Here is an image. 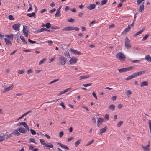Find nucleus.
Masks as SVG:
<instances>
[{
  "instance_id": "e433bc0d",
  "label": "nucleus",
  "mask_w": 151,
  "mask_h": 151,
  "mask_svg": "<svg viewBox=\"0 0 151 151\" xmlns=\"http://www.w3.org/2000/svg\"><path fill=\"white\" fill-rule=\"evenodd\" d=\"M149 34H147L142 39V41H144L145 40L147 37H149Z\"/></svg>"
},
{
  "instance_id": "412c9836",
  "label": "nucleus",
  "mask_w": 151,
  "mask_h": 151,
  "mask_svg": "<svg viewBox=\"0 0 151 151\" xmlns=\"http://www.w3.org/2000/svg\"><path fill=\"white\" fill-rule=\"evenodd\" d=\"M96 5L95 4H90V5L88 6L87 8L88 9L90 10H91L95 8Z\"/></svg>"
},
{
  "instance_id": "7ed1b4c3",
  "label": "nucleus",
  "mask_w": 151,
  "mask_h": 151,
  "mask_svg": "<svg viewBox=\"0 0 151 151\" xmlns=\"http://www.w3.org/2000/svg\"><path fill=\"white\" fill-rule=\"evenodd\" d=\"M124 42L125 46L126 49H129L131 47L130 40L127 37L125 38Z\"/></svg>"
},
{
  "instance_id": "0eeeda50",
  "label": "nucleus",
  "mask_w": 151,
  "mask_h": 151,
  "mask_svg": "<svg viewBox=\"0 0 151 151\" xmlns=\"http://www.w3.org/2000/svg\"><path fill=\"white\" fill-rule=\"evenodd\" d=\"M14 87L13 84L11 85L9 87L5 88L3 91V93L12 90Z\"/></svg>"
},
{
  "instance_id": "58836bf2",
  "label": "nucleus",
  "mask_w": 151,
  "mask_h": 151,
  "mask_svg": "<svg viewBox=\"0 0 151 151\" xmlns=\"http://www.w3.org/2000/svg\"><path fill=\"white\" fill-rule=\"evenodd\" d=\"M28 140L29 142H33L35 143H36L35 139L34 138H30Z\"/></svg>"
},
{
  "instance_id": "338daca9",
  "label": "nucleus",
  "mask_w": 151,
  "mask_h": 151,
  "mask_svg": "<svg viewBox=\"0 0 151 151\" xmlns=\"http://www.w3.org/2000/svg\"><path fill=\"white\" fill-rule=\"evenodd\" d=\"M74 139V138L73 137H70L69 138H68V139H67V142H69L70 141H71L72 140H73Z\"/></svg>"
},
{
  "instance_id": "79ce46f5",
  "label": "nucleus",
  "mask_w": 151,
  "mask_h": 151,
  "mask_svg": "<svg viewBox=\"0 0 151 151\" xmlns=\"http://www.w3.org/2000/svg\"><path fill=\"white\" fill-rule=\"evenodd\" d=\"M30 131L32 134L35 135L36 134V132L34 130H33L32 129H30Z\"/></svg>"
},
{
  "instance_id": "13d9d810",
  "label": "nucleus",
  "mask_w": 151,
  "mask_h": 151,
  "mask_svg": "<svg viewBox=\"0 0 151 151\" xmlns=\"http://www.w3.org/2000/svg\"><path fill=\"white\" fill-rule=\"evenodd\" d=\"M60 105L64 109H65V106L64 105L63 102H61L60 103Z\"/></svg>"
},
{
  "instance_id": "b1692460",
  "label": "nucleus",
  "mask_w": 151,
  "mask_h": 151,
  "mask_svg": "<svg viewBox=\"0 0 151 151\" xmlns=\"http://www.w3.org/2000/svg\"><path fill=\"white\" fill-rule=\"evenodd\" d=\"M144 2H143V4H141L140 5L139 8V11L140 12H142L144 10Z\"/></svg>"
},
{
  "instance_id": "f8f14e48",
  "label": "nucleus",
  "mask_w": 151,
  "mask_h": 151,
  "mask_svg": "<svg viewBox=\"0 0 151 151\" xmlns=\"http://www.w3.org/2000/svg\"><path fill=\"white\" fill-rule=\"evenodd\" d=\"M145 71H146L145 70H144V71H142L138 72H136V73H134V74H135V75H134V76H135V77H137L138 76L142 75L144 74L145 73Z\"/></svg>"
},
{
  "instance_id": "20e7f679",
  "label": "nucleus",
  "mask_w": 151,
  "mask_h": 151,
  "mask_svg": "<svg viewBox=\"0 0 151 151\" xmlns=\"http://www.w3.org/2000/svg\"><path fill=\"white\" fill-rule=\"evenodd\" d=\"M58 60L59 61V64L63 65L65 64L67 60L64 56L59 55Z\"/></svg>"
},
{
  "instance_id": "ddd939ff",
  "label": "nucleus",
  "mask_w": 151,
  "mask_h": 151,
  "mask_svg": "<svg viewBox=\"0 0 151 151\" xmlns=\"http://www.w3.org/2000/svg\"><path fill=\"white\" fill-rule=\"evenodd\" d=\"M57 145H58L60 146L61 147L65 148L67 150H69V148L66 145L63 144L60 142H57Z\"/></svg>"
},
{
  "instance_id": "774afa93",
  "label": "nucleus",
  "mask_w": 151,
  "mask_h": 151,
  "mask_svg": "<svg viewBox=\"0 0 151 151\" xmlns=\"http://www.w3.org/2000/svg\"><path fill=\"white\" fill-rule=\"evenodd\" d=\"M123 106L122 104H119L118 105L117 107L119 109H120Z\"/></svg>"
},
{
  "instance_id": "39448f33",
  "label": "nucleus",
  "mask_w": 151,
  "mask_h": 151,
  "mask_svg": "<svg viewBox=\"0 0 151 151\" xmlns=\"http://www.w3.org/2000/svg\"><path fill=\"white\" fill-rule=\"evenodd\" d=\"M78 60V58L75 57H72L69 60V62L71 64H74L76 63Z\"/></svg>"
},
{
  "instance_id": "f03ea898",
  "label": "nucleus",
  "mask_w": 151,
  "mask_h": 151,
  "mask_svg": "<svg viewBox=\"0 0 151 151\" xmlns=\"http://www.w3.org/2000/svg\"><path fill=\"white\" fill-rule=\"evenodd\" d=\"M116 57L117 59L122 61H124L126 58L124 54L121 52L117 53L116 55Z\"/></svg>"
},
{
  "instance_id": "69168bd1",
  "label": "nucleus",
  "mask_w": 151,
  "mask_h": 151,
  "mask_svg": "<svg viewBox=\"0 0 151 151\" xmlns=\"http://www.w3.org/2000/svg\"><path fill=\"white\" fill-rule=\"evenodd\" d=\"M144 0H137V3L138 5H139Z\"/></svg>"
},
{
  "instance_id": "de8ad7c7",
  "label": "nucleus",
  "mask_w": 151,
  "mask_h": 151,
  "mask_svg": "<svg viewBox=\"0 0 151 151\" xmlns=\"http://www.w3.org/2000/svg\"><path fill=\"white\" fill-rule=\"evenodd\" d=\"M94 140L93 139L91 141H89L88 142V143L86 145V146H88L90 144L94 142Z\"/></svg>"
},
{
  "instance_id": "cd10ccee",
  "label": "nucleus",
  "mask_w": 151,
  "mask_h": 151,
  "mask_svg": "<svg viewBox=\"0 0 151 151\" xmlns=\"http://www.w3.org/2000/svg\"><path fill=\"white\" fill-rule=\"evenodd\" d=\"M13 36H14L12 34H11L8 35H6V37H7L8 38H9V39H11L12 40L13 39Z\"/></svg>"
},
{
  "instance_id": "603ef678",
  "label": "nucleus",
  "mask_w": 151,
  "mask_h": 151,
  "mask_svg": "<svg viewBox=\"0 0 151 151\" xmlns=\"http://www.w3.org/2000/svg\"><path fill=\"white\" fill-rule=\"evenodd\" d=\"M59 79H55V80H54L50 82L49 84H51L53 83H55L57 81H58L59 80Z\"/></svg>"
},
{
  "instance_id": "1a4fd4ad",
  "label": "nucleus",
  "mask_w": 151,
  "mask_h": 151,
  "mask_svg": "<svg viewBox=\"0 0 151 151\" xmlns=\"http://www.w3.org/2000/svg\"><path fill=\"white\" fill-rule=\"evenodd\" d=\"M70 51L74 54H76L79 55H81L82 54V53L79 51L72 48H70Z\"/></svg>"
},
{
  "instance_id": "393cba45",
  "label": "nucleus",
  "mask_w": 151,
  "mask_h": 151,
  "mask_svg": "<svg viewBox=\"0 0 151 151\" xmlns=\"http://www.w3.org/2000/svg\"><path fill=\"white\" fill-rule=\"evenodd\" d=\"M145 58L147 61L151 62V57L149 55H147L145 56Z\"/></svg>"
},
{
  "instance_id": "864d4df0",
  "label": "nucleus",
  "mask_w": 151,
  "mask_h": 151,
  "mask_svg": "<svg viewBox=\"0 0 151 151\" xmlns=\"http://www.w3.org/2000/svg\"><path fill=\"white\" fill-rule=\"evenodd\" d=\"M4 136H0V142H2L4 140Z\"/></svg>"
},
{
  "instance_id": "0e129e2a",
  "label": "nucleus",
  "mask_w": 151,
  "mask_h": 151,
  "mask_svg": "<svg viewBox=\"0 0 151 151\" xmlns=\"http://www.w3.org/2000/svg\"><path fill=\"white\" fill-rule=\"evenodd\" d=\"M73 30H75L76 31H78L79 30V28L78 27H73Z\"/></svg>"
},
{
  "instance_id": "6e6552de",
  "label": "nucleus",
  "mask_w": 151,
  "mask_h": 151,
  "mask_svg": "<svg viewBox=\"0 0 151 151\" xmlns=\"http://www.w3.org/2000/svg\"><path fill=\"white\" fill-rule=\"evenodd\" d=\"M20 26V24H16L12 26V28L15 30L19 31V30Z\"/></svg>"
},
{
  "instance_id": "6e6d98bb",
  "label": "nucleus",
  "mask_w": 151,
  "mask_h": 151,
  "mask_svg": "<svg viewBox=\"0 0 151 151\" xmlns=\"http://www.w3.org/2000/svg\"><path fill=\"white\" fill-rule=\"evenodd\" d=\"M123 123V122L122 121H120L118 122L117 124V126L119 127L121 126L122 124Z\"/></svg>"
},
{
  "instance_id": "c85d7f7f",
  "label": "nucleus",
  "mask_w": 151,
  "mask_h": 151,
  "mask_svg": "<svg viewBox=\"0 0 151 151\" xmlns=\"http://www.w3.org/2000/svg\"><path fill=\"white\" fill-rule=\"evenodd\" d=\"M20 38L22 40V41L24 43V44H26L27 43V42L25 41L24 37L22 35H20Z\"/></svg>"
},
{
  "instance_id": "9d476101",
  "label": "nucleus",
  "mask_w": 151,
  "mask_h": 151,
  "mask_svg": "<svg viewBox=\"0 0 151 151\" xmlns=\"http://www.w3.org/2000/svg\"><path fill=\"white\" fill-rule=\"evenodd\" d=\"M61 6H60L59 8L57 9V12L55 14V15L56 17H58L61 16L60 14V9Z\"/></svg>"
},
{
  "instance_id": "37998d69",
  "label": "nucleus",
  "mask_w": 151,
  "mask_h": 151,
  "mask_svg": "<svg viewBox=\"0 0 151 151\" xmlns=\"http://www.w3.org/2000/svg\"><path fill=\"white\" fill-rule=\"evenodd\" d=\"M32 112V110H30V111H28L24 114L22 115L23 116V117H24V116L28 114L29 113Z\"/></svg>"
},
{
  "instance_id": "f3484780",
  "label": "nucleus",
  "mask_w": 151,
  "mask_h": 151,
  "mask_svg": "<svg viewBox=\"0 0 151 151\" xmlns=\"http://www.w3.org/2000/svg\"><path fill=\"white\" fill-rule=\"evenodd\" d=\"M103 122V119L101 118H99L97 119V125L98 127H99L100 124H101Z\"/></svg>"
},
{
  "instance_id": "680f3d73",
  "label": "nucleus",
  "mask_w": 151,
  "mask_h": 151,
  "mask_svg": "<svg viewBox=\"0 0 151 151\" xmlns=\"http://www.w3.org/2000/svg\"><path fill=\"white\" fill-rule=\"evenodd\" d=\"M68 21L69 22L73 23L74 22V20L72 18H70V19L68 20Z\"/></svg>"
},
{
  "instance_id": "4d7b16f0",
  "label": "nucleus",
  "mask_w": 151,
  "mask_h": 151,
  "mask_svg": "<svg viewBox=\"0 0 151 151\" xmlns=\"http://www.w3.org/2000/svg\"><path fill=\"white\" fill-rule=\"evenodd\" d=\"M92 83H88L87 84H84L83 85V86L85 87H87L88 86H90L91 84Z\"/></svg>"
},
{
  "instance_id": "f257e3e1",
  "label": "nucleus",
  "mask_w": 151,
  "mask_h": 151,
  "mask_svg": "<svg viewBox=\"0 0 151 151\" xmlns=\"http://www.w3.org/2000/svg\"><path fill=\"white\" fill-rule=\"evenodd\" d=\"M135 68L134 66L129 67L127 68H122L118 70V71L120 73L130 71Z\"/></svg>"
},
{
  "instance_id": "a18cd8bd",
  "label": "nucleus",
  "mask_w": 151,
  "mask_h": 151,
  "mask_svg": "<svg viewBox=\"0 0 151 151\" xmlns=\"http://www.w3.org/2000/svg\"><path fill=\"white\" fill-rule=\"evenodd\" d=\"M39 140L41 144H43V145L45 146V144L46 143L45 142V141L44 140L42 139H39Z\"/></svg>"
},
{
  "instance_id": "e2e57ef3",
  "label": "nucleus",
  "mask_w": 151,
  "mask_h": 151,
  "mask_svg": "<svg viewBox=\"0 0 151 151\" xmlns=\"http://www.w3.org/2000/svg\"><path fill=\"white\" fill-rule=\"evenodd\" d=\"M109 116L108 114H106L105 115V118L106 119V120H108L109 119Z\"/></svg>"
},
{
  "instance_id": "2f4dec72",
  "label": "nucleus",
  "mask_w": 151,
  "mask_h": 151,
  "mask_svg": "<svg viewBox=\"0 0 151 151\" xmlns=\"http://www.w3.org/2000/svg\"><path fill=\"white\" fill-rule=\"evenodd\" d=\"M64 55L65 57H67L69 58H70L69 52L68 51L64 53Z\"/></svg>"
},
{
  "instance_id": "052dcab7",
  "label": "nucleus",
  "mask_w": 151,
  "mask_h": 151,
  "mask_svg": "<svg viewBox=\"0 0 151 151\" xmlns=\"http://www.w3.org/2000/svg\"><path fill=\"white\" fill-rule=\"evenodd\" d=\"M129 61L131 62H132L133 63H139L140 62V61L139 60H132L129 59Z\"/></svg>"
},
{
  "instance_id": "3c124183",
  "label": "nucleus",
  "mask_w": 151,
  "mask_h": 151,
  "mask_svg": "<svg viewBox=\"0 0 151 151\" xmlns=\"http://www.w3.org/2000/svg\"><path fill=\"white\" fill-rule=\"evenodd\" d=\"M28 40L29 42L32 44H34L36 42V41L32 40H30L29 38L28 39Z\"/></svg>"
},
{
  "instance_id": "a19ab883",
  "label": "nucleus",
  "mask_w": 151,
  "mask_h": 151,
  "mask_svg": "<svg viewBox=\"0 0 151 151\" xmlns=\"http://www.w3.org/2000/svg\"><path fill=\"white\" fill-rule=\"evenodd\" d=\"M59 27L55 26H51V29H58Z\"/></svg>"
},
{
  "instance_id": "09e8293b",
  "label": "nucleus",
  "mask_w": 151,
  "mask_h": 151,
  "mask_svg": "<svg viewBox=\"0 0 151 151\" xmlns=\"http://www.w3.org/2000/svg\"><path fill=\"white\" fill-rule=\"evenodd\" d=\"M64 134V133L63 131L60 132L59 133V137L60 138H61Z\"/></svg>"
},
{
  "instance_id": "a211bd4d",
  "label": "nucleus",
  "mask_w": 151,
  "mask_h": 151,
  "mask_svg": "<svg viewBox=\"0 0 151 151\" xmlns=\"http://www.w3.org/2000/svg\"><path fill=\"white\" fill-rule=\"evenodd\" d=\"M131 29V27L130 25H128L127 27L125 28V29L123 31V33L126 34L127 32H129Z\"/></svg>"
},
{
  "instance_id": "6ab92c4d",
  "label": "nucleus",
  "mask_w": 151,
  "mask_h": 151,
  "mask_svg": "<svg viewBox=\"0 0 151 151\" xmlns=\"http://www.w3.org/2000/svg\"><path fill=\"white\" fill-rule=\"evenodd\" d=\"M90 77L91 76L90 75H84L83 76H81L79 77V80H81L85 78H87Z\"/></svg>"
},
{
  "instance_id": "9b49d317",
  "label": "nucleus",
  "mask_w": 151,
  "mask_h": 151,
  "mask_svg": "<svg viewBox=\"0 0 151 151\" xmlns=\"http://www.w3.org/2000/svg\"><path fill=\"white\" fill-rule=\"evenodd\" d=\"M17 129L19 132L21 133L25 134L27 132V130L25 129L24 128H22V127L18 128Z\"/></svg>"
},
{
  "instance_id": "c9c22d12",
  "label": "nucleus",
  "mask_w": 151,
  "mask_h": 151,
  "mask_svg": "<svg viewBox=\"0 0 151 151\" xmlns=\"http://www.w3.org/2000/svg\"><path fill=\"white\" fill-rule=\"evenodd\" d=\"M81 139H79L76 141L75 143V145L76 147L78 146V145L80 144L81 142Z\"/></svg>"
},
{
  "instance_id": "a878e982",
  "label": "nucleus",
  "mask_w": 151,
  "mask_h": 151,
  "mask_svg": "<svg viewBox=\"0 0 151 151\" xmlns=\"http://www.w3.org/2000/svg\"><path fill=\"white\" fill-rule=\"evenodd\" d=\"M135 74H134V73L132 74L130 76H128L126 78V80H127L130 79H132L134 78L135 77V76H134Z\"/></svg>"
},
{
  "instance_id": "2eb2a0df",
  "label": "nucleus",
  "mask_w": 151,
  "mask_h": 151,
  "mask_svg": "<svg viewBox=\"0 0 151 151\" xmlns=\"http://www.w3.org/2000/svg\"><path fill=\"white\" fill-rule=\"evenodd\" d=\"M107 129L106 126H105L104 128L100 129V132H99L100 134L101 135L103 133L105 132Z\"/></svg>"
},
{
  "instance_id": "dca6fc26",
  "label": "nucleus",
  "mask_w": 151,
  "mask_h": 151,
  "mask_svg": "<svg viewBox=\"0 0 151 151\" xmlns=\"http://www.w3.org/2000/svg\"><path fill=\"white\" fill-rule=\"evenodd\" d=\"M4 40L6 42V45L8 46H11L12 44V42L6 38H4Z\"/></svg>"
},
{
  "instance_id": "473e14b6",
  "label": "nucleus",
  "mask_w": 151,
  "mask_h": 151,
  "mask_svg": "<svg viewBox=\"0 0 151 151\" xmlns=\"http://www.w3.org/2000/svg\"><path fill=\"white\" fill-rule=\"evenodd\" d=\"M46 60V58H44L39 62V65H40L44 63Z\"/></svg>"
},
{
  "instance_id": "ea45409f",
  "label": "nucleus",
  "mask_w": 151,
  "mask_h": 151,
  "mask_svg": "<svg viewBox=\"0 0 151 151\" xmlns=\"http://www.w3.org/2000/svg\"><path fill=\"white\" fill-rule=\"evenodd\" d=\"M107 0H103L101 2V5H102L106 3Z\"/></svg>"
},
{
  "instance_id": "72a5a7b5",
  "label": "nucleus",
  "mask_w": 151,
  "mask_h": 151,
  "mask_svg": "<svg viewBox=\"0 0 151 151\" xmlns=\"http://www.w3.org/2000/svg\"><path fill=\"white\" fill-rule=\"evenodd\" d=\"M45 27H46L47 29H49L50 27H51V24L49 22H47L45 24Z\"/></svg>"
},
{
  "instance_id": "49530a36",
  "label": "nucleus",
  "mask_w": 151,
  "mask_h": 151,
  "mask_svg": "<svg viewBox=\"0 0 151 151\" xmlns=\"http://www.w3.org/2000/svg\"><path fill=\"white\" fill-rule=\"evenodd\" d=\"M148 124L150 129V133H151V120H150L148 122Z\"/></svg>"
},
{
  "instance_id": "8fccbe9b",
  "label": "nucleus",
  "mask_w": 151,
  "mask_h": 151,
  "mask_svg": "<svg viewBox=\"0 0 151 151\" xmlns=\"http://www.w3.org/2000/svg\"><path fill=\"white\" fill-rule=\"evenodd\" d=\"M24 72V70H19L18 72V73L19 74H23Z\"/></svg>"
},
{
  "instance_id": "423d86ee",
  "label": "nucleus",
  "mask_w": 151,
  "mask_h": 151,
  "mask_svg": "<svg viewBox=\"0 0 151 151\" xmlns=\"http://www.w3.org/2000/svg\"><path fill=\"white\" fill-rule=\"evenodd\" d=\"M44 31H47L48 32H51V31L50 30L47 29L46 28L43 27V28H41L40 29L35 31L34 32V33L35 34H37V33H40L41 32H43Z\"/></svg>"
},
{
  "instance_id": "7c9ffc66",
  "label": "nucleus",
  "mask_w": 151,
  "mask_h": 151,
  "mask_svg": "<svg viewBox=\"0 0 151 151\" xmlns=\"http://www.w3.org/2000/svg\"><path fill=\"white\" fill-rule=\"evenodd\" d=\"M115 108V106L113 104H111L108 107L109 109H111L112 111L114 110Z\"/></svg>"
},
{
  "instance_id": "c03bdc74",
  "label": "nucleus",
  "mask_w": 151,
  "mask_h": 151,
  "mask_svg": "<svg viewBox=\"0 0 151 151\" xmlns=\"http://www.w3.org/2000/svg\"><path fill=\"white\" fill-rule=\"evenodd\" d=\"M126 94L127 96L131 94V92L130 90H127L126 91Z\"/></svg>"
},
{
  "instance_id": "bf43d9fd",
  "label": "nucleus",
  "mask_w": 151,
  "mask_h": 151,
  "mask_svg": "<svg viewBox=\"0 0 151 151\" xmlns=\"http://www.w3.org/2000/svg\"><path fill=\"white\" fill-rule=\"evenodd\" d=\"M22 125H23L24 127H26V126L27 125L26 123L24 122H21Z\"/></svg>"
},
{
  "instance_id": "bb28decb",
  "label": "nucleus",
  "mask_w": 151,
  "mask_h": 151,
  "mask_svg": "<svg viewBox=\"0 0 151 151\" xmlns=\"http://www.w3.org/2000/svg\"><path fill=\"white\" fill-rule=\"evenodd\" d=\"M27 16L29 17H33L35 18V12H32V13L28 14H27Z\"/></svg>"
},
{
  "instance_id": "5701e85b",
  "label": "nucleus",
  "mask_w": 151,
  "mask_h": 151,
  "mask_svg": "<svg viewBox=\"0 0 151 151\" xmlns=\"http://www.w3.org/2000/svg\"><path fill=\"white\" fill-rule=\"evenodd\" d=\"M144 30H145V28H144L143 29H142L140 31L136 33H135V34H134V37H136L137 36L141 34V33H142L144 31Z\"/></svg>"
},
{
  "instance_id": "4be33fe9",
  "label": "nucleus",
  "mask_w": 151,
  "mask_h": 151,
  "mask_svg": "<svg viewBox=\"0 0 151 151\" xmlns=\"http://www.w3.org/2000/svg\"><path fill=\"white\" fill-rule=\"evenodd\" d=\"M28 27L27 26L24 25L23 29V33L25 32H27L28 31Z\"/></svg>"
},
{
  "instance_id": "aec40b11",
  "label": "nucleus",
  "mask_w": 151,
  "mask_h": 151,
  "mask_svg": "<svg viewBox=\"0 0 151 151\" xmlns=\"http://www.w3.org/2000/svg\"><path fill=\"white\" fill-rule=\"evenodd\" d=\"M148 86V83L147 81H144L140 83V86L142 87L144 86Z\"/></svg>"
},
{
  "instance_id": "5fc2aeb1",
  "label": "nucleus",
  "mask_w": 151,
  "mask_h": 151,
  "mask_svg": "<svg viewBox=\"0 0 151 151\" xmlns=\"http://www.w3.org/2000/svg\"><path fill=\"white\" fill-rule=\"evenodd\" d=\"M9 19L10 20H13L14 19V18L13 16L12 15H9Z\"/></svg>"
},
{
  "instance_id": "4468645a",
  "label": "nucleus",
  "mask_w": 151,
  "mask_h": 151,
  "mask_svg": "<svg viewBox=\"0 0 151 151\" xmlns=\"http://www.w3.org/2000/svg\"><path fill=\"white\" fill-rule=\"evenodd\" d=\"M73 27L68 26L62 29V31H70L73 30Z\"/></svg>"
},
{
  "instance_id": "f704fd0d",
  "label": "nucleus",
  "mask_w": 151,
  "mask_h": 151,
  "mask_svg": "<svg viewBox=\"0 0 151 151\" xmlns=\"http://www.w3.org/2000/svg\"><path fill=\"white\" fill-rule=\"evenodd\" d=\"M45 146L46 147H48L49 148H53V146L52 144L50 143V145L47 144L46 143H45Z\"/></svg>"
},
{
  "instance_id": "4c0bfd02",
  "label": "nucleus",
  "mask_w": 151,
  "mask_h": 151,
  "mask_svg": "<svg viewBox=\"0 0 151 151\" xmlns=\"http://www.w3.org/2000/svg\"><path fill=\"white\" fill-rule=\"evenodd\" d=\"M142 147L144 149L145 151H148L150 150V149L148 147H147L146 146H144L143 145H142Z\"/></svg>"
},
{
  "instance_id": "c756f323",
  "label": "nucleus",
  "mask_w": 151,
  "mask_h": 151,
  "mask_svg": "<svg viewBox=\"0 0 151 151\" xmlns=\"http://www.w3.org/2000/svg\"><path fill=\"white\" fill-rule=\"evenodd\" d=\"M18 130H15L13 131V134L17 136H19L20 135V133L18 132Z\"/></svg>"
}]
</instances>
